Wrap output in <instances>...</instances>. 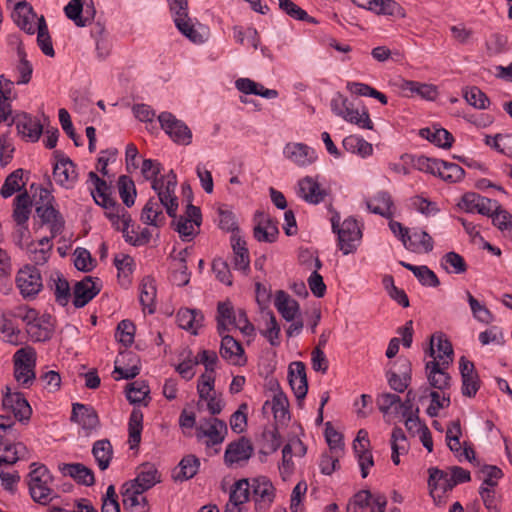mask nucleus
Returning a JSON list of instances; mask_svg holds the SVG:
<instances>
[{
    "mask_svg": "<svg viewBox=\"0 0 512 512\" xmlns=\"http://www.w3.org/2000/svg\"><path fill=\"white\" fill-rule=\"evenodd\" d=\"M89 180L95 187V193L92 192V196L96 204L102 206L107 210L106 215L112 221L119 220L122 218L123 230L128 227L130 217L124 208L120 207L116 201L108 194L109 187L103 179H101L95 172L91 171L88 173Z\"/></svg>",
    "mask_w": 512,
    "mask_h": 512,
    "instance_id": "f257e3e1",
    "label": "nucleus"
},
{
    "mask_svg": "<svg viewBox=\"0 0 512 512\" xmlns=\"http://www.w3.org/2000/svg\"><path fill=\"white\" fill-rule=\"evenodd\" d=\"M34 467L29 473V492L31 498L42 505L49 504L57 494L51 488L52 476L44 465L32 463Z\"/></svg>",
    "mask_w": 512,
    "mask_h": 512,
    "instance_id": "f03ea898",
    "label": "nucleus"
},
{
    "mask_svg": "<svg viewBox=\"0 0 512 512\" xmlns=\"http://www.w3.org/2000/svg\"><path fill=\"white\" fill-rule=\"evenodd\" d=\"M340 217L333 216L331 219L332 229L338 235V246L344 255L356 251L362 238V232L356 219L349 217L339 225Z\"/></svg>",
    "mask_w": 512,
    "mask_h": 512,
    "instance_id": "7ed1b4c3",
    "label": "nucleus"
},
{
    "mask_svg": "<svg viewBox=\"0 0 512 512\" xmlns=\"http://www.w3.org/2000/svg\"><path fill=\"white\" fill-rule=\"evenodd\" d=\"M424 362L451 364L454 360V350L448 337L443 332H435L428 344L423 348Z\"/></svg>",
    "mask_w": 512,
    "mask_h": 512,
    "instance_id": "20e7f679",
    "label": "nucleus"
},
{
    "mask_svg": "<svg viewBox=\"0 0 512 512\" xmlns=\"http://www.w3.org/2000/svg\"><path fill=\"white\" fill-rule=\"evenodd\" d=\"M463 435L460 420H453L447 425L445 441L459 462H470L475 460V451L467 441H461Z\"/></svg>",
    "mask_w": 512,
    "mask_h": 512,
    "instance_id": "39448f33",
    "label": "nucleus"
},
{
    "mask_svg": "<svg viewBox=\"0 0 512 512\" xmlns=\"http://www.w3.org/2000/svg\"><path fill=\"white\" fill-rule=\"evenodd\" d=\"M14 377L23 386L28 387L35 379L36 351L28 346L16 351L13 356Z\"/></svg>",
    "mask_w": 512,
    "mask_h": 512,
    "instance_id": "423d86ee",
    "label": "nucleus"
},
{
    "mask_svg": "<svg viewBox=\"0 0 512 512\" xmlns=\"http://www.w3.org/2000/svg\"><path fill=\"white\" fill-rule=\"evenodd\" d=\"M15 282L20 294L25 299H34L43 288L40 271L30 264L19 269Z\"/></svg>",
    "mask_w": 512,
    "mask_h": 512,
    "instance_id": "0eeeda50",
    "label": "nucleus"
},
{
    "mask_svg": "<svg viewBox=\"0 0 512 512\" xmlns=\"http://www.w3.org/2000/svg\"><path fill=\"white\" fill-rule=\"evenodd\" d=\"M169 5L178 30L193 43H203V36L194 29L191 19L188 16L187 0H169Z\"/></svg>",
    "mask_w": 512,
    "mask_h": 512,
    "instance_id": "6e6552de",
    "label": "nucleus"
},
{
    "mask_svg": "<svg viewBox=\"0 0 512 512\" xmlns=\"http://www.w3.org/2000/svg\"><path fill=\"white\" fill-rule=\"evenodd\" d=\"M158 121L161 128L175 143L180 145H189L191 143V130L182 120L177 119L172 113L162 112L158 116Z\"/></svg>",
    "mask_w": 512,
    "mask_h": 512,
    "instance_id": "1a4fd4ad",
    "label": "nucleus"
},
{
    "mask_svg": "<svg viewBox=\"0 0 512 512\" xmlns=\"http://www.w3.org/2000/svg\"><path fill=\"white\" fill-rule=\"evenodd\" d=\"M228 433L225 421L210 417L201 421L196 427V437L201 440L207 438L206 446L211 447L221 444Z\"/></svg>",
    "mask_w": 512,
    "mask_h": 512,
    "instance_id": "9d476101",
    "label": "nucleus"
},
{
    "mask_svg": "<svg viewBox=\"0 0 512 512\" xmlns=\"http://www.w3.org/2000/svg\"><path fill=\"white\" fill-rule=\"evenodd\" d=\"M3 395L2 407L7 412L13 413L16 420L27 423L32 415V408L21 392H12L7 386Z\"/></svg>",
    "mask_w": 512,
    "mask_h": 512,
    "instance_id": "9b49d317",
    "label": "nucleus"
},
{
    "mask_svg": "<svg viewBox=\"0 0 512 512\" xmlns=\"http://www.w3.org/2000/svg\"><path fill=\"white\" fill-rule=\"evenodd\" d=\"M172 225L179 233L180 237L191 240L197 233L195 228H199L202 222L201 210L192 204H188L185 214L179 218H173Z\"/></svg>",
    "mask_w": 512,
    "mask_h": 512,
    "instance_id": "f8f14e48",
    "label": "nucleus"
},
{
    "mask_svg": "<svg viewBox=\"0 0 512 512\" xmlns=\"http://www.w3.org/2000/svg\"><path fill=\"white\" fill-rule=\"evenodd\" d=\"M457 206L466 213L489 216L498 208V202L475 192H468L461 197Z\"/></svg>",
    "mask_w": 512,
    "mask_h": 512,
    "instance_id": "ddd939ff",
    "label": "nucleus"
},
{
    "mask_svg": "<svg viewBox=\"0 0 512 512\" xmlns=\"http://www.w3.org/2000/svg\"><path fill=\"white\" fill-rule=\"evenodd\" d=\"M251 489L257 510L266 511L274 501L275 488L265 476L252 479Z\"/></svg>",
    "mask_w": 512,
    "mask_h": 512,
    "instance_id": "4468645a",
    "label": "nucleus"
},
{
    "mask_svg": "<svg viewBox=\"0 0 512 512\" xmlns=\"http://www.w3.org/2000/svg\"><path fill=\"white\" fill-rule=\"evenodd\" d=\"M254 447L246 437L230 442L224 453V462L228 467L246 463L253 455Z\"/></svg>",
    "mask_w": 512,
    "mask_h": 512,
    "instance_id": "2eb2a0df",
    "label": "nucleus"
},
{
    "mask_svg": "<svg viewBox=\"0 0 512 512\" xmlns=\"http://www.w3.org/2000/svg\"><path fill=\"white\" fill-rule=\"evenodd\" d=\"M451 364L424 362V374L430 387L437 390H448L451 385L449 368Z\"/></svg>",
    "mask_w": 512,
    "mask_h": 512,
    "instance_id": "dca6fc26",
    "label": "nucleus"
},
{
    "mask_svg": "<svg viewBox=\"0 0 512 512\" xmlns=\"http://www.w3.org/2000/svg\"><path fill=\"white\" fill-rule=\"evenodd\" d=\"M255 221L257 223L254 227L253 234L257 241L273 243L277 240L279 229L276 220L263 212H257L255 214Z\"/></svg>",
    "mask_w": 512,
    "mask_h": 512,
    "instance_id": "f3484780",
    "label": "nucleus"
},
{
    "mask_svg": "<svg viewBox=\"0 0 512 512\" xmlns=\"http://www.w3.org/2000/svg\"><path fill=\"white\" fill-rule=\"evenodd\" d=\"M221 345L219 354L231 365L235 366H243L247 362V358L245 356L244 348L241 343L235 340L230 335H221Z\"/></svg>",
    "mask_w": 512,
    "mask_h": 512,
    "instance_id": "a211bd4d",
    "label": "nucleus"
},
{
    "mask_svg": "<svg viewBox=\"0 0 512 512\" xmlns=\"http://www.w3.org/2000/svg\"><path fill=\"white\" fill-rule=\"evenodd\" d=\"M428 486L430 495L436 503H441L446 493L452 491L453 486L449 481L447 471H442L437 468L429 469Z\"/></svg>",
    "mask_w": 512,
    "mask_h": 512,
    "instance_id": "6ab92c4d",
    "label": "nucleus"
},
{
    "mask_svg": "<svg viewBox=\"0 0 512 512\" xmlns=\"http://www.w3.org/2000/svg\"><path fill=\"white\" fill-rule=\"evenodd\" d=\"M57 162L53 169V176L55 181L69 188L77 180V172L74 163L68 158L60 155L58 151H55Z\"/></svg>",
    "mask_w": 512,
    "mask_h": 512,
    "instance_id": "aec40b11",
    "label": "nucleus"
},
{
    "mask_svg": "<svg viewBox=\"0 0 512 512\" xmlns=\"http://www.w3.org/2000/svg\"><path fill=\"white\" fill-rule=\"evenodd\" d=\"M285 157L297 166L304 167L315 162V151L303 143H288L283 151Z\"/></svg>",
    "mask_w": 512,
    "mask_h": 512,
    "instance_id": "412c9836",
    "label": "nucleus"
},
{
    "mask_svg": "<svg viewBox=\"0 0 512 512\" xmlns=\"http://www.w3.org/2000/svg\"><path fill=\"white\" fill-rule=\"evenodd\" d=\"M71 421L78 423L88 432L96 430L100 425L96 410L92 406L80 403L73 404Z\"/></svg>",
    "mask_w": 512,
    "mask_h": 512,
    "instance_id": "4be33fe9",
    "label": "nucleus"
},
{
    "mask_svg": "<svg viewBox=\"0 0 512 512\" xmlns=\"http://www.w3.org/2000/svg\"><path fill=\"white\" fill-rule=\"evenodd\" d=\"M297 194L310 204H319L327 196L325 189L321 188L316 179L306 176L298 182Z\"/></svg>",
    "mask_w": 512,
    "mask_h": 512,
    "instance_id": "5701e85b",
    "label": "nucleus"
},
{
    "mask_svg": "<svg viewBox=\"0 0 512 512\" xmlns=\"http://www.w3.org/2000/svg\"><path fill=\"white\" fill-rule=\"evenodd\" d=\"M161 482V474L153 463H142L137 467V476L130 484L139 488L140 491H147Z\"/></svg>",
    "mask_w": 512,
    "mask_h": 512,
    "instance_id": "b1692460",
    "label": "nucleus"
},
{
    "mask_svg": "<svg viewBox=\"0 0 512 512\" xmlns=\"http://www.w3.org/2000/svg\"><path fill=\"white\" fill-rule=\"evenodd\" d=\"M139 488L127 483L122 492V502L125 510L130 512H147L149 510L148 501Z\"/></svg>",
    "mask_w": 512,
    "mask_h": 512,
    "instance_id": "393cba45",
    "label": "nucleus"
},
{
    "mask_svg": "<svg viewBox=\"0 0 512 512\" xmlns=\"http://www.w3.org/2000/svg\"><path fill=\"white\" fill-rule=\"evenodd\" d=\"M100 287L87 276L83 280L77 282L73 290V304L76 308H82L88 304L98 293Z\"/></svg>",
    "mask_w": 512,
    "mask_h": 512,
    "instance_id": "a878e982",
    "label": "nucleus"
},
{
    "mask_svg": "<svg viewBox=\"0 0 512 512\" xmlns=\"http://www.w3.org/2000/svg\"><path fill=\"white\" fill-rule=\"evenodd\" d=\"M11 17L14 23L28 34H34L36 14L32 7L26 2L15 4Z\"/></svg>",
    "mask_w": 512,
    "mask_h": 512,
    "instance_id": "bb28decb",
    "label": "nucleus"
},
{
    "mask_svg": "<svg viewBox=\"0 0 512 512\" xmlns=\"http://www.w3.org/2000/svg\"><path fill=\"white\" fill-rule=\"evenodd\" d=\"M36 214L41 219L42 224L49 225L52 238H55L62 233L65 221L60 212L55 209L54 205L37 206L35 208Z\"/></svg>",
    "mask_w": 512,
    "mask_h": 512,
    "instance_id": "cd10ccee",
    "label": "nucleus"
},
{
    "mask_svg": "<svg viewBox=\"0 0 512 512\" xmlns=\"http://www.w3.org/2000/svg\"><path fill=\"white\" fill-rule=\"evenodd\" d=\"M26 454L27 448L23 443H11L0 435V466L13 465Z\"/></svg>",
    "mask_w": 512,
    "mask_h": 512,
    "instance_id": "c85d7f7f",
    "label": "nucleus"
},
{
    "mask_svg": "<svg viewBox=\"0 0 512 512\" xmlns=\"http://www.w3.org/2000/svg\"><path fill=\"white\" fill-rule=\"evenodd\" d=\"M418 134L430 143L443 149L450 148L454 142L452 134L439 125L422 128L418 131Z\"/></svg>",
    "mask_w": 512,
    "mask_h": 512,
    "instance_id": "c756f323",
    "label": "nucleus"
},
{
    "mask_svg": "<svg viewBox=\"0 0 512 512\" xmlns=\"http://www.w3.org/2000/svg\"><path fill=\"white\" fill-rule=\"evenodd\" d=\"M274 305L286 321H294L299 314V303L283 290L276 292Z\"/></svg>",
    "mask_w": 512,
    "mask_h": 512,
    "instance_id": "7c9ffc66",
    "label": "nucleus"
},
{
    "mask_svg": "<svg viewBox=\"0 0 512 512\" xmlns=\"http://www.w3.org/2000/svg\"><path fill=\"white\" fill-rule=\"evenodd\" d=\"M415 400L416 393L413 390H409L405 400H400V403L396 406V412L404 419L405 427L412 436L415 434L414 427H416Z\"/></svg>",
    "mask_w": 512,
    "mask_h": 512,
    "instance_id": "2f4dec72",
    "label": "nucleus"
},
{
    "mask_svg": "<svg viewBox=\"0 0 512 512\" xmlns=\"http://www.w3.org/2000/svg\"><path fill=\"white\" fill-rule=\"evenodd\" d=\"M412 366L405 359L399 361L398 372L388 373V383L390 387L397 392H404L411 383Z\"/></svg>",
    "mask_w": 512,
    "mask_h": 512,
    "instance_id": "473e14b6",
    "label": "nucleus"
},
{
    "mask_svg": "<svg viewBox=\"0 0 512 512\" xmlns=\"http://www.w3.org/2000/svg\"><path fill=\"white\" fill-rule=\"evenodd\" d=\"M12 88L13 82L0 76V123L8 122L11 124L14 121L10 104Z\"/></svg>",
    "mask_w": 512,
    "mask_h": 512,
    "instance_id": "72a5a7b5",
    "label": "nucleus"
},
{
    "mask_svg": "<svg viewBox=\"0 0 512 512\" xmlns=\"http://www.w3.org/2000/svg\"><path fill=\"white\" fill-rule=\"evenodd\" d=\"M16 128L23 138L32 142L37 141L43 131L42 124L27 114L18 117L16 121Z\"/></svg>",
    "mask_w": 512,
    "mask_h": 512,
    "instance_id": "f704fd0d",
    "label": "nucleus"
},
{
    "mask_svg": "<svg viewBox=\"0 0 512 512\" xmlns=\"http://www.w3.org/2000/svg\"><path fill=\"white\" fill-rule=\"evenodd\" d=\"M231 246L234 253V268L246 274L250 267V257L246 242L234 233L231 236Z\"/></svg>",
    "mask_w": 512,
    "mask_h": 512,
    "instance_id": "c9c22d12",
    "label": "nucleus"
},
{
    "mask_svg": "<svg viewBox=\"0 0 512 512\" xmlns=\"http://www.w3.org/2000/svg\"><path fill=\"white\" fill-rule=\"evenodd\" d=\"M60 470L64 475H68L74 480H76L79 484L91 486L95 482L94 474L92 470L83 464L80 463H72V464H63L60 467Z\"/></svg>",
    "mask_w": 512,
    "mask_h": 512,
    "instance_id": "e433bc0d",
    "label": "nucleus"
},
{
    "mask_svg": "<svg viewBox=\"0 0 512 512\" xmlns=\"http://www.w3.org/2000/svg\"><path fill=\"white\" fill-rule=\"evenodd\" d=\"M428 401L426 413L430 417L438 416L441 410H444L450 405V394L448 390L431 391L427 398H422V402Z\"/></svg>",
    "mask_w": 512,
    "mask_h": 512,
    "instance_id": "4c0bfd02",
    "label": "nucleus"
},
{
    "mask_svg": "<svg viewBox=\"0 0 512 512\" xmlns=\"http://www.w3.org/2000/svg\"><path fill=\"white\" fill-rule=\"evenodd\" d=\"M163 206L155 198H150L145 204L141 219L145 224L160 227L165 223V216L163 214Z\"/></svg>",
    "mask_w": 512,
    "mask_h": 512,
    "instance_id": "58836bf2",
    "label": "nucleus"
},
{
    "mask_svg": "<svg viewBox=\"0 0 512 512\" xmlns=\"http://www.w3.org/2000/svg\"><path fill=\"white\" fill-rule=\"evenodd\" d=\"M204 317L201 312L194 309H180L177 313V322L180 328L197 334V329L202 326Z\"/></svg>",
    "mask_w": 512,
    "mask_h": 512,
    "instance_id": "ea45409f",
    "label": "nucleus"
},
{
    "mask_svg": "<svg viewBox=\"0 0 512 512\" xmlns=\"http://www.w3.org/2000/svg\"><path fill=\"white\" fill-rule=\"evenodd\" d=\"M368 209L386 218L393 216V201L387 192H380L367 202Z\"/></svg>",
    "mask_w": 512,
    "mask_h": 512,
    "instance_id": "a19ab883",
    "label": "nucleus"
},
{
    "mask_svg": "<svg viewBox=\"0 0 512 512\" xmlns=\"http://www.w3.org/2000/svg\"><path fill=\"white\" fill-rule=\"evenodd\" d=\"M92 454L100 470H106L113 457V447L108 439L98 440L93 444Z\"/></svg>",
    "mask_w": 512,
    "mask_h": 512,
    "instance_id": "79ce46f5",
    "label": "nucleus"
},
{
    "mask_svg": "<svg viewBox=\"0 0 512 512\" xmlns=\"http://www.w3.org/2000/svg\"><path fill=\"white\" fill-rule=\"evenodd\" d=\"M143 429V413L140 409L134 408L129 417L128 432L129 445L131 449L138 447L141 441V433Z\"/></svg>",
    "mask_w": 512,
    "mask_h": 512,
    "instance_id": "37998d69",
    "label": "nucleus"
},
{
    "mask_svg": "<svg viewBox=\"0 0 512 512\" xmlns=\"http://www.w3.org/2000/svg\"><path fill=\"white\" fill-rule=\"evenodd\" d=\"M32 201L27 192L21 193L14 199L13 219L16 224H26L31 213Z\"/></svg>",
    "mask_w": 512,
    "mask_h": 512,
    "instance_id": "c03bdc74",
    "label": "nucleus"
},
{
    "mask_svg": "<svg viewBox=\"0 0 512 512\" xmlns=\"http://www.w3.org/2000/svg\"><path fill=\"white\" fill-rule=\"evenodd\" d=\"M156 298V286L152 277L146 276L142 279L140 284V303L143 309H148L149 313L154 312V302Z\"/></svg>",
    "mask_w": 512,
    "mask_h": 512,
    "instance_id": "a18cd8bd",
    "label": "nucleus"
},
{
    "mask_svg": "<svg viewBox=\"0 0 512 512\" xmlns=\"http://www.w3.org/2000/svg\"><path fill=\"white\" fill-rule=\"evenodd\" d=\"M20 330L16 326H14L12 320L8 317L7 314H0V335L3 341L18 346L22 342L19 338Z\"/></svg>",
    "mask_w": 512,
    "mask_h": 512,
    "instance_id": "49530a36",
    "label": "nucleus"
},
{
    "mask_svg": "<svg viewBox=\"0 0 512 512\" xmlns=\"http://www.w3.org/2000/svg\"><path fill=\"white\" fill-rule=\"evenodd\" d=\"M260 453L269 455L278 450L281 445V437L276 427L265 428L261 434Z\"/></svg>",
    "mask_w": 512,
    "mask_h": 512,
    "instance_id": "de8ad7c7",
    "label": "nucleus"
},
{
    "mask_svg": "<svg viewBox=\"0 0 512 512\" xmlns=\"http://www.w3.org/2000/svg\"><path fill=\"white\" fill-rule=\"evenodd\" d=\"M200 466L199 459L194 455L185 456L179 463V472L173 475L176 481H186L193 478Z\"/></svg>",
    "mask_w": 512,
    "mask_h": 512,
    "instance_id": "09e8293b",
    "label": "nucleus"
},
{
    "mask_svg": "<svg viewBox=\"0 0 512 512\" xmlns=\"http://www.w3.org/2000/svg\"><path fill=\"white\" fill-rule=\"evenodd\" d=\"M217 330L220 335L228 330L227 325L235 323L236 312L229 301L219 302L217 306Z\"/></svg>",
    "mask_w": 512,
    "mask_h": 512,
    "instance_id": "8fccbe9b",
    "label": "nucleus"
},
{
    "mask_svg": "<svg viewBox=\"0 0 512 512\" xmlns=\"http://www.w3.org/2000/svg\"><path fill=\"white\" fill-rule=\"evenodd\" d=\"M342 118L352 124L357 125L359 128L369 130L373 129V122L370 119L367 110L363 109L360 112L358 109H354L351 103L345 109Z\"/></svg>",
    "mask_w": 512,
    "mask_h": 512,
    "instance_id": "3c124183",
    "label": "nucleus"
},
{
    "mask_svg": "<svg viewBox=\"0 0 512 512\" xmlns=\"http://www.w3.org/2000/svg\"><path fill=\"white\" fill-rule=\"evenodd\" d=\"M342 144L346 151L361 157L369 156L373 152V147L369 142L355 135L344 138Z\"/></svg>",
    "mask_w": 512,
    "mask_h": 512,
    "instance_id": "603ef678",
    "label": "nucleus"
},
{
    "mask_svg": "<svg viewBox=\"0 0 512 512\" xmlns=\"http://www.w3.org/2000/svg\"><path fill=\"white\" fill-rule=\"evenodd\" d=\"M467 301L475 320L483 324H490L494 321L495 317L492 312L470 292H467Z\"/></svg>",
    "mask_w": 512,
    "mask_h": 512,
    "instance_id": "864d4df0",
    "label": "nucleus"
},
{
    "mask_svg": "<svg viewBox=\"0 0 512 512\" xmlns=\"http://www.w3.org/2000/svg\"><path fill=\"white\" fill-rule=\"evenodd\" d=\"M485 144L497 152L512 158V134L487 135Z\"/></svg>",
    "mask_w": 512,
    "mask_h": 512,
    "instance_id": "5fc2aeb1",
    "label": "nucleus"
},
{
    "mask_svg": "<svg viewBox=\"0 0 512 512\" xmlns=\"http://www.w3.org/2000/svg\"><path fill=\"white\" fill-rule=\"evenodd\" d=\"M120 198L127 207L134 205L136 188L134 181L127 175H121L117 181Z\"/></svg>",
    "mask_w": 512,
    "mask_h": 512,
    "instance_id": "6e6d98bb",
    "label": "nucleus"
},
{
    "mask_svg": "<svg viewBox=\"0 0 512 512\" xmlns=\"http://www.w3.org/2000/svg\"><path fill=\"white\" fill-rule=\"evenodd\" d=\"M441 266L450 274H462L467 270L464 258L456 252L446 253L441 259Z\"/></svg>",
    "mask_w": 512,
    "mask_h": 512,
    "instance_id": "4d7b16f0",
    "label": "nucleus"
},
{
    "mask_svg": "<svg viewBox=\"0 0 512 512\" xmlns=\"http://www.w3.org/2000/svg\"><path fill=\"white\" fill-rule=\"evenodd\" d=\"M251 484L248 479H240L236 481L231 489L229 502L242 505L249 500Z\"/></svg>",
    "mask_w": 512,
    "mask_h": 512,
    "instance_id": "13d9d810",
    "label": "nucleus"
},
{
    "mask_svg": "<svg viewBox=\"0 0 512 512\" xmlns=\"http://www.w3.org/2000/svg\"><path fill=\"white\" fill-rule=\"evenodd\" d=\"M37 43L45 55L54 56L52 41L43 16L37 22Z\"/></svg>",
    "mask_w": 512,
    "mask_h": 512,
    "instance_id": "bf43d9fd",
    "label": "nucleus"
},
{
    "mask_svg": "<svg viewBox=\"0 0 512 512\" xmlns=\"http://www.w3.org/2000/svg\"><path fill=\"white\" fill-rule=\"evenodd\" d=\"M23 177V170L17 169L7 176L0 190L3 198L12 196L15 192L20 191L24 187V183L20 184Z\"/></svg>",
    "mask_w": 512,
    "mask_h": 512,
    "instance_id": "052dcab7",
    "label": "nucleus"
},
{
    "mask_svg": "<svg viewBox=\"0 0 512 512\" xmlns=\"http://www.w3.org/2000/svg\"><path fill=\"white\" fill-rule=\"evenodd\" d=\"M464 170L456 163L441 162L438 177L449 183H456L463 179Z\"/></svg>",
    "mask_w": 512,
    "mask_h": 512,
    "instance_id": "680f3d73",
    "label": "nucleus"
},
{
    "mask_svg": "<svg viewBox=\"0 0 512 512\" xmlns=\"http://www.w3.org/2000/svg\"><path fill=\"white\" fill-rule=\"evenodd\" d=\"M149 386L145 381H135L128 384L126 396L130 403H141L149 394Z\"/></svg>",
    "mask_w": 512,
    "mask_h": 512,
    "instance_id": "e2e57ef3",
    "label": "nucleus"
},
{
    "mask_svg": "<svg viewBox=\"0 0 512 512\" xmlns=\"http://www.w3.org/2000/svg\"><path fill=\"white\" fill-rule=\"evenodd\" d=\"M26 252L29 260L37 266L45 265L52 254V251H49V247H37L33 241H30V243L27 244Z\"/></svg>",
    "mask_w": 512,
    "mask_h": 512,
    "instance_id": "0e129e2a",
    "label": "nucleus"
},
{
    "mask_svg": "<svg viewBox=\"0 0 512 512\" xmlns=\"http://www.w3.org/2000/svg\"><path fill=\"white\" fill-rule=\"evenodd\" d=\"M464 98L469 105L477 109H486L490 104L486 94L475 86L466 89Z\"/></svg>",
    "mask_w": 512,
    "mask_h": 512,
    "instance_id": "69168bd1",
    "label": "nucleus"
},
{
    "mask_svg": "<svg viewBox=\"0 0 512 512\" xmlns=\"http://www.w3.org/2000/svg\"><path fill=\"white\" fill-rule=\"evenodd\" d=\"M371 55L374 60L379 63H385L389 60H392L396 63H400L403 61L404 56L398 50H391L387 46H377L372 49Z\"/></svg>",
    "mask_w": 512,
    "mask_h": 512,
    "instance_id": "338daca9",
    "label": "nucleus"
},
{
    "mask_svg": "<svg viewBox=\"0 0 512 512\" xmlns=\"http://www.w3.org/2000/svg\"><path fill=\"white\" fill-rule=\"evenodd\" d=\"M52 280L55 283V299L60 305L65 306L71 297L69 283L60 273H56V278L52 277Z\"/></svg>",
    "mask_w": 512,
    "mask_h": 512,
    "instance_id": "774afa93",
    "label": "nucleus"
}]
</instances>
